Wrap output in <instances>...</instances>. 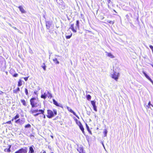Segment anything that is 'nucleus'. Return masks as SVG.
<instances>
[{
    "instance_id": "nucleus-26",
    "label": "nucleus",
    "mask_w": 153,
    "mask_h": 153,
    "mask_svg": "<svg viewBox=\"0 0 153 153\" xmlns=\"http://www.w3.org/2000/svg\"><path fill=\"white\" fill-rule=\"evenodd\" d=\"M53 61L56 64H59V62L58 61L57 59L54 58L53 59Z\"/></svg>"
},
{
    "instance_id": "nucleus-31",
    "label": "nucleus",
    "mask_w": 153,
    "mask_h": 153,
    "mask_svg": "<svg viewBox=\"0 0 153 153\" xmlns=\"http://www.w3.org/2000/svg\"><path fill=\"white\" fill-rule=\"evenodd\" d=\"M11 74L13 76V77H17L18 76V74L17 73H15L13 74L12 73H11Z\"/></svg>"
},
{
    "instance_id": "nucleus-32",
    "label": "nucleus",
    "mask_w": 153,
    "mask_h": 153,
    "mask_svg": "<svg viewBox=\"0 0 153 153\" xmlns=\"http://www.w3.org/2000/svg\"><path fill=\"white\" fill-rule=\"evenodd\" d=\"M25 94L26 95H28V90L26 88H25Z\"/></svg>"
},
{
    "instance_id": "nucleus-35",
    "label": "nucleus",
    "mask_w": 153,
    "mask_h": 153,
    "mask_svg": "<svg viewBox=\"0 0 153 153\" xmlns=\"http://www.w3.org/2000/svg\"><path fill=\"white\" fill-rule=\"evenodd\" d=\"M148 105H149V107H148L149 108H150V105H151V106H152V107H153V105L151 104V102L150 101H149V102L148 103Z\"/></svg>"
},
{
    "instance_id": "nucleus-16",
    "label": "nucleus",
    "mask_w": 153,
    "mask_h": 153,
    "mask_svg": "<svg viewBox=\"0 0 153 153\" xmlns=\"http://www.w3.org/2000/svg\"><path fill=\"white\" fill-rule=\"evenodd\" d=\"M67 108L68 110V111L69 112L73 113V114L76 117H78V116H77V115H76V113L72 109L70 108L69 107H67Z\"/></svg>"
},
{
    "instance_id": "nucleus-19",
    "label": "nucleus",
    "mask_w": 153,
    "mask_h": 153,
    "mask_svg": "<svg viewBox=\"0 0 153 153\" xmlns=\"http://www.w3.org/2000/svg\"><path fill=\"white\" fill-rule=\"evenodd\" d=\"M106 53H107V56L110 57L111 58H114V56L113 55H112L111 53H107V52H106Z\"/></svg>"
},
{
    "instance_id": "nucleus-23",
    "label": "nucleus",
    "mask_w": 153,
    "mask_h": 153,
    "mask_svg": "<svg viewBox=\"0 0 153 153\" xmlns=\"http://www.w3.org/2000/svg\"><path fill=\"white\" fill-rule=\"evenodd\" d=\"M19 91L20 88L18 87L16 89L13 90V92L14 93L17 94Z\"/></svg>"
},
{
    "instance_id": "nucleus-4",
    "label": "nucleus",
    "mask_w": 153,
    "mask_h": 153,
    "mask_svg": "<svg viewBox=\"0 0 153 153\" xmlns=\"http://www.w3.org/2000/svg\"><path fill=\"white\" fill-rule=\"evenodd\" d=\"M79 21L78 20H76V27H75L74 26V24H72L71 25L70 27L69 28V29H71L73 32L76 33L77 31L76 27L78 29L79 28Z\"/></svg>"
},
{
    "instance_id": "nucleus-38",
    "label": "nucleus",
    "mask_w": 153,
    "mask_h": 153,
    "mask_svg": "<svg viewBox=\"0 0 153 153\" xmlns=\"http://www.w3.org/2000/svg\"><path fill=\"white\" fill-rule=\"evenodd\" d=\"M28 77H29V76L25 77L24 78V79L26 81L27 80Z\"/></svg>"
},
{
    "instance_id": "nucleus-33",
    "label": "nucleus",
    "mask_w": 153,
    "mask_h": 153,
    "mask_svg": "<svg viewBox=\"0 0 153 153\" xmlns=\"http://www.w3.org/2000/svg\"><path fill=\"white\" fill-rule=\"evenodd\" d=\"M31 127V125L30 124H28L25 125V128H30Z\"/></svg>"
},
{
    "instance_id": "nucleus-8",
    "label": "nucleus",
    "mask_w": 153,
    "mask_h": 153,
    "mask_svg": "<svg viewBox=\"0 0 153 153\" xmlns=\"http://www.w3.org/2000/svg\"><path fill=\"white\" fill-rule=\"evenodd\" d=\"M19 114H17L16 115L14 116L12 119L11 120L8 121L7 122L5 123V124H12L11 121H13L14 120H16L18 118H19Z\"/></svg>"
},
{
    "instance_id": "nucleus-36",
    "label": "nucleus",
    "mask_w": 153,
    "mask_h": 153,
    "mask_svg": "<svg viewBox=\"0 0 153 153\" xmlns=\"http://www.w3.org/2000/svg\"><path fill=\"white\" fill-rule=\"evenodd\" d=\"M111 2V0H107V3L108 4V7H109V4H110V3Z\"/></svg>"
},
{
    "instance_id": "nucleus-14",
    "label": "nucleus",
    "mask_w": 153,
    "mask_h": 153,
    "mask_svg": "<svg viewBox=\"0 0 153 153\" xmlns=\"http://www.w3.org/2000/svg\"><path fill=\"white\" fill-rule=\"evenodd\" d=\"M51 25V23L50 22L47 21L46 22V26L47 29H49L50 28Z\"/></svg>"
},
{
    "instance_id": "nucleus-17",
    "label": "nucleus",
    "mask_w": 153,
    "mask_h": 153,
    "mask_svg": "<svg viewBox=\"0 0 153 153\" xmlns=\"http://www.w3.org/2000/svg\"><path fill=\"white\" fill-rule=\"evenodd\" d=\"M11 146V145H9L8 146V148L7 149H4V152H11L10 150V148Z\"/></svg>"
},
{
    "instance_id": "nucleus-1",
    "label": "nucleus",
    "mask_w": 153,
    "mask_h": 153,
    "mask_svg": "<svg viewBox=\"0 0 153 153\" xmlns=\"http://www.w3.org/2000/svg\"><path fill=\"white\" fill-rule=\"evenodd\" d=\"M30 102L32 108L41 106V104L38 98L32 97L30 99Z\"/></svg>"
},
{
    "instance_id": "nucleus-12",
    "label": "nucleus",
    "mask_w": 153,
    "mask_h": 153,
    "mask_svg": "<svg viewBox=\"0 0 153 153\" xmlns=\"http://www.w3.org/2000/svg\"><path fill=\"white\" fill-rule=\"evenodd\" d=\"M53 120H55V122L56 123H60L61 117L58 116H56L53 119Z\"/></svg>"
},
{
    "instance_id": "nucleus-11",
    "label": "nucleus",
    "mask_w": 153,
    "mask_h": 153,
    "mask_svg": "<svg viewBox=\"0 0 153 153\" xmlns=\"http://www.w3.org/2000/svg\"><path fill=\"white\" fill-rule=\"evenodd\" d=\"M77 150L79 153H85L83 147L82 146L78 147L77 149Z\"/></svg>"
},
{
    "instance_id": "nucleus-25",
    "label": "nucleus",
    "mask_w": 153,
    "mask_h": 153,
    "mask_svg": "<svg viewBox=\"0 0 153 153\" xmlns=\"http://www.w3.org/2000/svg\"><path fill=\"white\" fill-rule=\"evenodd\" d=\"M79 127L80 128V129L82 131V132L83 133H84V128L83 127V126H82V124H81L80 125H79Z\"/></svg>"
},
{
    "instance_id": "nucleus-34",
    "label": "nucleus",
    "mask_w": 153,
    "mask_h": 153,
    "mask_svg": "<svg viewBox=\"0 0 153 153\" xmlns=\"http://www.w3.org/2000/svg\"><path fill=\"white\" fill-rule=\"evenodd\" d=\"M85 125H86V128H87L88 130V131H90V132H91V131H90L89 130V127L88 126L87 124V123H86Z\"/></svg>"
},
{
    "instance_id": "nucleus-41",
    "label": "nucleus",
    "mask_w": 153,
    "mask_h": 153,
    "mask_svg": "<svg viewBox=\"0 0 153 153\" xmlns=\"http://www.w3.org/2000/svg\"><path fill=\"white\" fill-rule=\"evenodd\" d=\"M3 92L2 91H1L0 94H3Z\"/></svg>"
},
{
    "instance_id": "nucleus-30",
    "label": "nucleus",
    "mask_w": 153,
    "mask_h": 153,
    "mask_svg": "<svg viewBox=\"0 0 153 153\" xmlns=\"http://www.w3.org/2000/svg\"><path fill=\"white\" fill-rule=\"evenodd\" d=\"M42 68L43 69L44 71L46 70V66L45 65V63H43V65L42 66Z\"/></svg>"
},
{
    "instance_id": "nucleus-29",
    "label": "nucleus",
    "mask_w": 153,
    "mask_h": 153,
    "mask_svg": "<svg viewBox=\"0 0 153 153\" xmlns=\"http://www.w3.org/2000/svg\"><path fill=\"white\" fill-rule=\"evenodd\" d=\"M107 130L105 129L103 132V133L104 135V136H106L107 135Z\"/></svg>"
},
{
    "instance_id": "nucleus-45",
    "label": "nucleus",
    "mask_w": 153,
    "mask_h": 153,
    "mask_svg": "<svg viewBox=\"0 0 153 153\" xmlns=\"http://www.w3.org/2000/svg\"><path fill=\"white\" fill-rule=\"evenodd\" d=\"M56 1H57V0H55Z\"/></svg>"
},
{
    "instance_id": "nucleus-44",
    "label": "nucleus",
    "mask_w": 153,
    "mask_h": 153,
    "mask_svg": "<svg viewBox=\"0 0 153 153\" xmlns=\"http://www.w3.org/2000/svg\"><path fill=\"white\" fill-rule=\"evenodd\" d=\"M51 153H53V152H51Z\"/></svg>"
},
{
    "instance_id": "nucleus-28",
    "label": "nucleus",
    "mask_w": 153,
    "mask_h": 153,
    "mask_svg": "<svg viewBox=\"0 0 153 153\" xmlns=\"http://www.w3.org/2000/svg\"><path fill=\"white\" fill-rule=\"evenodd\" d=\"M86 97L88 100H90L91 99V97L90 95L88 94L86 95Z\"/></svg>"
},
{
    "instance_id": "nucleus-27",
    "label": "nucleus",
    "mask_w": 153,
    "mask_h": 153,
    "mask_svg": "<svg viewBox=\"0 0 153 153\" xmlns=\"http://www.w3.org/2000/svg\"><path fill=\"white\" fill-rule=\"evenodd\" d=\"M107 22L108 23H109L110 24L112 25H113L114 22V21H113L108 20V21H107Z\"/></svg>"
},
{
    "instance_id": "nucleus-21",
    "label": "nucleus",
    "mask_w": 153,
    "mask_h": 153,
    "mask_svg": "<svg viewBox=\"0 0 153 153\" xmlns=\"http://www.w3.org/2000/svg\"><path fill=\"white\" fill-rule=\"evenodd\" d=\"M22 85V81L21 79H19L18 81L17 85L18 86H20Z\"/></svg>"
},
{
    "instance_id": "nucleus-42",
    "label": "nucleus",
    "mask_w": 153,
    "mask_h": 153,
    "mask_svg": "<svg viewBox=\"0 0 153 153\" xmlns=\"http://www.w3.org/2000/svg\"><path fill=\"white\" fill-rule=\"evenodd\" d=\"M43 117H44V118H45V115H44Z\"/></svg>"
},
{
    "instance_id": "nucleus-20",
    "label": "nucleus",
    "mask_w": 153,
    "mask_h": 153,
    "mask_svg": "<svg viewBox=\"0 0 153 153\" xmlns=\"http://www.w3.org/2000/svg\"><path fill=\"white\" fill-rule=\"evenodd\" d=\"M29 151L28 153H33L34 150L32 146L30 147L29 148Z\"/></svg>"
},
{
    "instance_id": "nucleus-24",
    "label": "nucleus",
    "mask_w": 153,
    "mask_h": 153,
    "mask_svg": "<svg viewBox=\"0 0 153 153\" xmlns=\"http://www.w3.org/2000/svg\"><path fill=\"white\" fill-rule=\"evenodd\" d=\"M75 120L76 122V124L78 126H79V125H80L81 124V122L79 121L77 119H75Z\"/></svg>"
},
{
    "instance_id": "nucleus-10",
    "label": "nucleus",
    "mask_w": 153,
    "mask_h": 153,
    "mask_svg": "<svg viewBox=\"0 0 153 153\" xmlns=\"http://www.w3.org/2000/svg\"><path fill=\"white\" fill-rule=\"evenodd\" d=\"M15 121V123L17 124H19L20 125L23 124L24 123V121L22 120L20 118L16 120Z\"/></svg>"
},
{
    "instance_id": "nucleus-18",
    "label": "nucleus",
    "mask_w": 153,
    "mask_h": 153,
    "mask_svg": "<svg viewBox=\"0 0 153 153\" xmlns=\"http://www.w3.org/2000/svg\"><path fill=\"white\" fill-rule=\"evenodd\" d=\"M20 101L23 106H27V102L24 99H21Z\"/></svg>"
},
{
    "instance_id": "nucleus-37",
    "label": "nucleus",
    "mask_w": 153,
    "mask_h": 153,
    "mask_svg": "<svg viewBox=\"0 0 153 153\" xmlns=\"http://www.w3.org/2000/svg\"><path fill=\"white\" fill-rule=\"evenodd\" d=\"M149 47L151 49V50H152V53H153V46L152 45H150L149 46Z\"/></svg>"
},
{
    "instance_id": "nucleus-9",
    "label": "nucleus",
    "mask_w": 153,
    "mask_h": 153,
    "mask_svg": "<svg viewBox=\"0 0 153 153\" xmlns=\"http://www.w3.org/2000/svg\"><path fill=\"white\" fill-rule=\"evenodd\" d=\"M91 103L93 106L94 110L95 111H97V106L96 105V101L95 100L91 101Z\"/></svg>"
},
{
    "instance_id": "nucleus-3",
    "label": "nucleus",
    "mask_w": 153,
    "mask_h": 153,
    "mask_svg": "<svg viewBox=\"0 0 153 153\" xmlns=\"http://www.w3.org/2000/svg\"><path fill=\"white\" fill-rule=\"evenodd\" d=\"M47 115H46L47 117L48 118H51L53 117L55 115L57 114V111L56 109H53V111L51 110L48 109L47 111Z\"/></svg>"
},
{
    "instance_id": "nucleus-22",
    "label": "nucleus",
    "mask_w": 153,
    "mask_h": 153,
    "mask_svg": "<svg viewBox=\"0 0 153 153\" xmlns=\"http://www.w3.org/2000/svg\"><path fill=\"white\" fill-rule=\"evenodd\" d=\"M53 103L56 106H59V104L57 103V102L54 99H53Z\"/></svg>"
},
{
    "instance_id": "nucleus-40",
    "label": "nucleus",
    "mask_w": 153,
    "mask_h": 153,
    "mask_svg": "<svg viewBox=\"0 0 153 153\" xmlns=\"http://www.w3.org/2000/svg\"><path fill=\"white\" fill-rule=\"evenodd\" d=\"M42 153H46V152L45 151H44L42 152Z\"/></svg>"
},
{
    "instance_id": "nucleus-6",
    "label": "nucleus",
    "mask_w": 153,
    "mask_h": 153,
    "mask_svg": "<svg viewBox=\"0 0 153 153\" xmlns=\"http://www.w3.org/2000/svg\"><path fill=\"white\" fill-rule=\"evenodd\" d=\"M27 147H25L24 148H22L16 151L15 153H27Z\"/></svg>"
},
{
    "instance_id": "nucleus-13",
    "label": "nucleus",
    "mask_w": 153,
    "mask_h": 153,
    "mask_svg": "<svg viewBox=\"0 0 153 153\" xmlns=\"http://www.w3.org/2000/svg\"><path fill=\"white\" fill-rule=\"evenodd\" d=\"M18 7L22 13H26V11L24 10L22 6H19Z\"/></svg>"
},
{
    "instance_id": "nucleus-43",
    "label": "nucleus",
    "mask_w": 153,
    "mask_h": 153,
    "mask_svg": "<svg viewBox=\"0 0 153 153\" xmlns=\"http://www.w3.org/2000/svg\"><path fill=\"white\" fill-rule=\"evenodd\" d=\"M51 137H52V138H53V136H51Z\"/></svg>"
},
{
    "instance_id": "nucleus-2",
    "label": "nucleus",
    "mask_w": 153,
    "mask_h": 153,
    "mask_svg": "<svg viewBox=\"0 0 153 153\" xmlns=\"http://www.w3.org/2000/svg\"><path fill=\"white\" fill-rule=\"evenodd\" d=\"M44 110L45 109H44L43 110L31 109L30 111V112L31 114H33L34 116L36 117L41 114H43L44 113Z\"/></svg>"
},
{
    "instance_id": "nucleus-7",
    "label": "nucleus",
    "mask_w": 153,
    "mask_h": 153,
    "mask_svg": "<svg viewBox=\"0 0 153 153\" xmlns=\"http://www.w3.org/2000/svg\"><path fill=\"white\" fill-rule=\"evenodd\" d=\"M119 77V73L114 72L111 75V77L116 81H117Z\"/></svg>"
},
{
    "instance_id": "nucleus-5",
    "label": "nucleus",
    "mask_w": 153,
    "mask_h": 153,
    "mask_svg": "<svg viewBox=\"0 0 153 153\" xmlns=\"http://www.w3.org/2000/svg\"><path fill=\"white\" fill-rule=\"evenodd\" d=\"M41 98L45 100L47 97L49 99H51L52 97V96L51 93L48 91L45 92L41 96Z\"/></svg>"
},
{
    "instance_id": "nucleus-15",
    "label": "nucleus",
    "mask_w": 153,
    "mask_h": 153,
    "mask_svg": "<svg viewBox=\"0 0 153 153\" xmlns=\"http://www.w3.org/2000/svg\"><path fill=\"white\" fill-rule=\"evenodd\" d=\"M67 31L68 32H69L68 33V34H69L70 35H69L66 36H65V38L66 39H69L72 36V33H71V32L70 31H69L68 30Z\"/></svg>"
},
{
    "instance_id": "nucleus-39",
    "label": "nucleus",
    "mask_w": 153,
    "mask_h": 153,
    "mask_svg": "<svg viewBox=\"0 0 153 153\" xmlns=\"http://www.w3.org/2000/svg\"><path fill=\"white\" fill-rule=\"evenodd\" d=\"M34 93L36 94V95H37V91H34Z\"/></svg>"
}]
</instances>
